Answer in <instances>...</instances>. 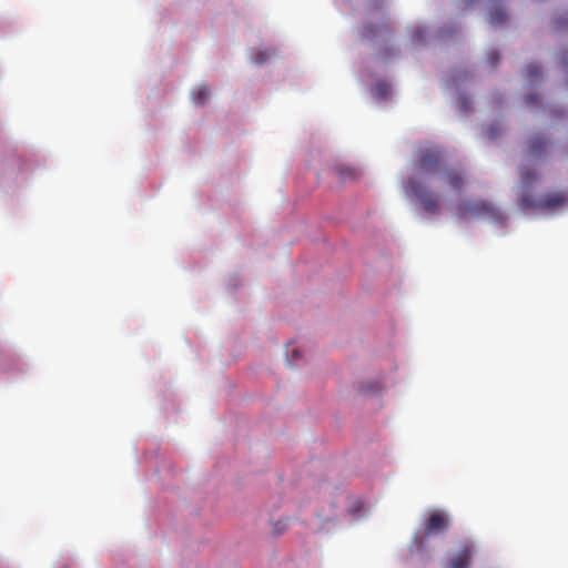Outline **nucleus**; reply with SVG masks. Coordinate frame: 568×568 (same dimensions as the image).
<instances>
[{
	"label": "nucleus",
	"mask_w": 568,
	"mask_h": 568,
	"mask_svg": "<svg viewBox=\"0 0 568 568\" xmlns=\"http://www.w3.org/2000/svg\"><path fill=\"white\" fill-rule=\"evenodd\" d=\"M551 144V141L541 133L531 135L526 142V158L529 160L542 159Z\"/></svg>",
	"instance_id": "nucleus-5"
},
{
	"label": "nucleus",
	"mask_w": 568,
	"mask_h": 568,
	"mask_svg": "<svg viewBox=\"0 0 568 568\" xmlns=\"http://www.w3.org/2000/svg\"><path fill=\"white\" fill-rule=\"evenodd\" d=\"M561 60L564 64H568V53H562Z\"/></svg>",
	"instance_id": "nucleus-20"
},
{
	"label": "nucleus",
	"mask_w": 568,
	"mask_h": 568,
	"mask_svg": "<svg viewBox=\"0 0 568 568\" xmlns=\"http://www.w3.org/2000/svg\"><path fill=\"white\" fill-rule=\"evenodd\" d=\"M449 525L450 518L448 514L443 510H435L423 523V531L425 536L443 534L448 529Z\"/></svg>",
	"instance_id": "nucleus-4"
},
{
	"label": "nucleus",
	"mask_w": 568,
	"mask_h": 568,
	"mask_svg": "<svg viewBox=\"0 0 568 568\" xmlns=\"http://www.w3.org/2000/svg\"><path fill=\"white\" fill-rule=\"evenodd\" d=\"M210 97V91L205 85H201L193 91V101L195 104H204Z\"/></svg>",
	"instance_id": "nucleus-11"
},
{
	"label": "nucleus",
	"mask_w": 568,
	"mask_h": 568,
	"mask_svg": "<svg viewBox=\"0 0 568 568\" xmlns=\"http://www.w3.org/2000/svg\"><path fill=\"white\" fill-rule=\"evenodd\" d=\"M374 390H379V386L378 385L371 386L368 389H365V392H374Z\"/></svg>",
	"instance_id": "nucleus-21"
},
{
	"label": "nucleus",
	"mask_w": 568,
	"mask_h": 568,
	"mask_svg": "<svg viewBox=\"0 0 568 568\" xmlns=\"http://www.w3.org/2000/svg\"><path fill=\"white\" fill-rule=\"evenodd\" d=\"M500 133H501V125L499 123H494L488 128L486 135L488 139L494 140V139L498 138L500 135Z\"/></svg>",
	"instance_id": "nucleus-13"
},
{
	"label": "nucleus",
	"mask_w": 568,
	"mask_h": 568,
	"mask_svg": "<svg viewBox=\"0 0 568 568\" xmlns=\"http://www.w3.org/2000/svg\"><path fill=\"white\" fill-rule=\"evenodd\" d=\"M539 175L535 169H530L527 166L520 168V181L525 187L531 186L536 181H538Z\"/></svg>",
	"instance_id": "nucleus-8"
},
{
	"label": "nucleus",
	"mask_w": 568,
	"mask_h": 568,
	"mask_svg": "<svg viewBox=\"0 0 568 568\" xmlns=\"http://www.w3.org/2000/svg\"><path fill=\"white\" fill-rule=\"evenodd\" d=\"M507 20V12L504 8H493L489 12V23L493 26H498L504 23Z\"/></svg>",
	"instance_id": "nucleus-9"
},
{
	"label": "nucleus",
	"mask_w": 568,
	"mask_h": 568,
	"mask_svg": "<svg viewBox=\"0 0 568 568\" xmlns=\"http://www.w3.org/2000/svg\"><path fill=\"white\" fill-rule=\"evenodd\" d=\"M537 100H538V97H537V95H532V94H531V95H528V97L526 98V102H527V104H532V103L537 102Z\"/></svg>",
	"instance_id": "nucleus-17"
},
{
	"label": "nucleus",
	"mask_w": 568,
	"mask_h": 568,
	"mask_svg": "<svg viewBox=\"0 0 568 568\" xmlns=\"http://www.w3.org/2000/svg\"><path fill=\"white\" fill-rule=\"evenodd\" d=\"M487 59H488V62H489V64H490L491 67H496V65H497V63H498V62H499V60H500V55H499L498 51H495V50H494V51L488 52V54H487Z\"/></svg>",
	"instance_id": "nucleus-14"
},
{
	"label": "nucleus",
	"mask_w": 568,
	"mask_h": 568,
	"mask_svg": "<svg viewBox=\"0 0 568 568\" xmlns=\"http://www.w3.org/2000/svg\"><path fill=\"white\" fill-rule=\"evenodd\" d=\"M300 355H301L300 351L298 349H294L292 352V358L290 361L295 362L297 358H300Z\"/></svg>",
	"instance_id": "nucleus-18"
},
{
	"label": "nucleus",
	"mask_w": 568,
	"mask_h": 568,
	"mask_svg": "<svg viewBox=\"0 0 568 568\" xmlns=\"http://www.w3.org/2000/svg\"><path fill=\"white\" fill-rule=\"evenodd\" d=\"M364 34H365L366 37H373V36H375V32H374V30H373V27L367 26V27L365 28V30H364Z\"/></svg>",
	"instance_id": "nucleus-16"
},
{
	"label": "nucleus",
	"mask_w": 568,
	"mask_h": 568,
	"mask_svg": "<svg viewBox=\"0 0 568 568\" xmlns=\"http://www.w3.org/2000/svg\"><path fill=\"white\" fill-rule=\"evenodd\" d=\"M471 557V548L465 545L462 547L458 554L450 560L449 568H469Z\"/></svg>",
	"instance_id": "nucleus-7"
},
{
	"label": "nucleus",
	"mask_w": 568,
	"mask_h": 568,
	"mask_svg": "<svg viewBox=\"0 0 568 568\" xmlns=\"http://www.w3.org/2000/svg\"><path fill=\"white\" fill-rule=\"evenodd\" d=\"M270 54L267 51H261L255 58L254 62L257 64L264 63L268 59Z\"/></svg>",
	"instance_id": "nucleus-15"
},
{
	"label": "nucleus",
	"mask_w": 568,
	"mask_h": 568,
	"mask_svg": "<svg viewBox=\"0 0 568 568\" xmlns=\"http://www.w3.org/2000/svg\"><path fill=\"white\" fill-rule=\"evenodd\" d=\"M416 169L419 176H412L404 185L405 192L414 196L429 214L439 212V195L434 193L426 182L439 178L443 168V153L436 146L420 149L416 159Z\"/></svg>",
	"instance_id": "nucleus-1"
},
{
	"label": "nucleus",
	"mask_w": 568,
	"mask_h": 568,
	"mask_svg": "<svg viewBox=\"0 0 568 568\" xmlns=\"http://www.w3.org/2000/svg\"><path fill=\"white\" fill-rule=\"evenodd\" d=\"M378 90H379V93H381V94L386 95V93H387V87H386V84H379V85H378Z\"/></svg>",
	"instance_id": "nucleus-19"
},
{
	"label": "nucleus",
	"mask_w": 568,
	"mask_h": 568,
	"mask_svg": "<svg viewBox=\"0 0 568 568\" xmlns=\"http://www.w3.org/2000/svg\"><path fill=\"white\" fill-rule=\"evenodd\" d=\"M456 214L460 220H469L473 217H484L491 222L505 224L506 217L504 213L484 200H468L458 204Z\"/></svg>",
	"instance_id": "nucleus-2"
},
{
	"label": "nucleus",
	"mask_w": 568,
	"mask_h": 568,
	"mask_svg": "<svg viewBox=\"0 0 568 568\" xmlns=\"http://www.w3.org/2000/svg\"><path fill=\"white\" fill-rule=\"evenodd\" d=\"M335 172L337 176L345 181V180H355L358 176V172L356 169L351 166L341 165L335 169Z\"/></svg>",
	"instance_id": "nucleus-10"
},
{
	"label": "nucleus",
	"mask_w": 568,
	"mask_h": 568,
	"mask_svg": "<svg viewBox=\"0 0 568 568\" xmlns=\"http://www.w3.org/2000/svg\"><path fill=\"white\" fill-rule=\"evenodd\" d=\"M526 75L530 81H535L541 77V68L537 63H530L526 68Z\"/></svg>",
	"instance_id": "nucleus-12"
},
{
	"label": "nucleus",
	"mask_w": 568,
	"mask_h": 568,
	"mask_svg": "<svg viewBox=\"0 0 568 568\" xmlns=\"http://www.w3.org/2000/svg\"><path fill=\"white\" fill-rule=\"evenodd\" d=\"M438 180L440 182L447 183L456 192H460L465 185L464 173L453 168H445Z\"/></svg>",
	"instance_id": "nucleus-6"
},
{
	"label": "nucleus",
	"mask_w": 568,
	"mask_h": 568,
	"mask_svg": "<svg viewBox=\"0 0 568 568\" xmlns=\"http://www.w3.org/2000/svg\"><path fill=\"white\" fill-rule=\"evenodd\" d=\"M568 204L567 191L549 192L536 199L532 195H523L519 207L524 211H556Z\"/></svg>",
	"instance_id": "nucleus-3"
}]
</instances>
